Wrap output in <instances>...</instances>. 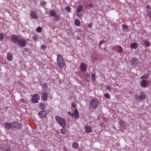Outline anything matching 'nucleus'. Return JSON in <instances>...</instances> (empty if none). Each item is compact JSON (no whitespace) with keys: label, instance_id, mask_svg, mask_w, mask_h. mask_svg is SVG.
I'll use <instances>...</instances> for the list:
<instances>
[{"label":"nucleus","instance_id":"f257e3e1","mask_svg":"<svg viewBox=\"0 0 151 151\" xmlns=\"http://www.w3.org/2000/svg\"><path fill=\"white\" fill-rule=\"evenodd\" d=\"M5 127L7 129H11L12 131H15L20 129L22 128V125L18 122H13L10 123L6 122Z\"/></svg>","mask_w":151,"mask_h":151},{"label":"nucleus","instance_id":"f03ea898","mask_svg":"<svg viewBox=\"0 0 151 151\" xmlns=\"http://www.w3.org/2000/svg\"><path fill=\"white\" fill-rule=\"evenodd\" d=\"M55 119L58 124L63 128L65 127L66 125V120L59 116L55 117Z\"/></svg>","mask_w":151,"mask_h":151},{"label":"nucleus","instance_id":"7ed1b4c3","mask_svg":"<svg viewBox=\"0 0 151 151\" xmlns=\"http://www.w3.org/2000/svg\"><path fill=\"white\" fill-rule=\"evenodd\" d=\"M99 103V101L96 99L91 100L89 104L90 109H96Z\"/></svg>","mask_w":151,"mask_h":151},{"label":"nucleus","instance_id":"20e7f679","mask_svg":"<svg viewBox=\"0 0 151 151\" xmlns=\"http://www.w3.org/2000/svg\"><path fill=\"white\" fill-rule=\"evenodd\" d=\"M57 63L58 66L60 68L63 67L64 65L65 62L62 56L59 54L57 55Z\"/></svg>","mask_w":151,"mask_h":151},{"label":"nucleus","instance_id":"39448f33","mask_svg":"<svg viewBox=\"0 0 151 151\" xmlns=\"http://www.w3.org/2000/svg\"><path fill=\"white\" fill-rule=\"evenodd\" d=\"M68 114L71 116L72 118H75V119H78L79 117V114L77 109H75L74 113H71L70 111L68 112Z\"/></svg>","mask_w":151,"mask_h":151},{"label":"nucleus","instance_id":"423d86ee","mask_svg":"<svg viewBox=\"0 0 151 151\" xmlns=\"http://www.w3.org/2000/svg\"><path fill=\"white\" fill-rule=\"evenodd\" d=\"M40 99V96L38 94L35 93L33 95L31 101L33 103H38V100Z\"/></svg>","mask_w":151,"mask_h":151},{"label":"nucleus","instance_id":"0eeeda50","mask_svg":"<svg viewBox=\"0 0 151 151\" xmlns=\"http://www.w3.org/2000/svg\"><path fill=\"white\" fill-rule=\"evenodd\" d=\"M146 98V96L144 93H141L139 95H136L135 97V98L136 99V100H144Z\"/></svg>","mask_w":151,"mask_h":151},{"label":"nucleus","instance_id":"6e6552de","mask_svg":"<svg viewBox=\"0 0 151 151\" xmlns=\"http://www.w3.org/2000/svg\"><path fill=\"white\" fill-rule=\"evenodd\" d=\"M17 43L19 46L24 47L26 45V41L23 39L20 38L17 42Z\"/></svg>","mask_w":151,"mask_h":151},{"label":"nucleus","instance_id":"1a4fd4ad","mask_svg":"<svg viewBox=\"0 0 151 151\" xmlns=\"http://www.w3.org/2000/svg\"><path fill=\"white\" fill-rule=\"evenodd\" d=\"M47 114V112L44 111H40L38 113L39 116L41 118H44Z\"/></svg>","mask_w":151,"mask_h":151},{"label":"nucleus","instance_id":"9d476101","mask_svg":"<svg viewBox=\"0 0 151 151\" xmlns=\"http://www.w3.org/2000/svg\"><path fill=\"white\" fill-rule=\"evenodd\" d=\"M131 62L132 65L135 66H136L139 63L138 59L134 58H132Z\"/></svg>","mask_w":151,"mask_h":151},{"label":"nucleus","instance_id":"9b49d317","mask_svg":"<svg viewBox=\"0 0 151 151\" xmlns=\"http://www.w3.org/2000/svg\"><path fill=\"white\" fill-rule=\"evenodd\" d=\"M11 38L12 41L14 43L18 42L19 39V37L17 35H13L11 37Z\"/></svg>","mask_w":151,"mask_h":151},{"label":"nucleus","instance_id":"f8f14e48","mask_svg":"<svg viewBox=\"0 0 151 151\" xmlns=\"http://www.w3.org/2000/svg\"><path fill=\"white\" fill-rule=\"evenodd\" d=\"M30 16L31 18H32L34 19H37L38 18V16L37 14L33 11L31 12L30 14Z\"/></svg>","mask_w":151,"mask_h":151},{"label":"nucleus","instance_id":"ddd939ff","mask_svg":"<svg viewBox=\"0 0 151 151\" xmlns=\"http://www.w3.org/2000/svg\"><path fill=\"white\" fill-rule=\"evenodd\" d=\"M80 68L82 71L84 72L86 70L87 66L86 64L81 63L80 65Z\"/></svg>","mask_w":151,"mask_h":151},{"label":"nucleus","instance_id":"4468645a","mask_svg":"<svg viewBox=\"0 0 151 151\" xmlns=\"http://www.w3.org/2000/svg\"><path fill=\"white\" fill-rule=\"evenodd\" d=\"M85 129L86 132L88 133H90L92 132V130L91 127L89 126H85Z\"/></svg>","mask_w":151,"mask_h":151},{"label":"nucleus","instance_id":"2eb2a0df","mask_svg":"<svg viewBox=\"0 0 151 151\" xmlns=\"http://www.w3.org/2000/svg\"><path fill=\"white\" fill-rule=\"evenodd\" d=\"M48 94L47 93L44 92L43 93L42 98L43 100L45 101L47 99Z\"/></svg>","mask_w":151,"mask_h":151},{"label":"nucleus","instance_id":"dca6fc26","mask_svg":"<svg viewBox=\"0 0 151 151\" xmlns=\"http://www.w3.org/2000/svg\"><path fill=\"white\" fill-rule=\"evenodd\" d=\"M7 59L9 61H11L13 59V56L12 53H8L7 56Z\"/></svg>","mask_w":151,"mask_h":151},{"label":"nucleus","instance_id":"f3484780","mask_svg":"<svg viewBox=\"0 0 151 151\" xmlns=\"http://www.w3.org/2000/svg\"><path fill=\"white\" fill-rule=\"evenodd\" d=\"M120 127H125L124 122L123 120H121L119 122Z\"/></svg>","mask_w":151,"mask_h":151},{"label":"nucleus","instance_id":"a211bd4d","mask_svg":"<svg viewBox=\"0 0 151 151\" xmlns=\"http://www.w3.org/2000/svg\"><path fill=\"white\" fill-rule=\"evenodd\" d=\"M72 145L74 149H76L78 147V144L76 142H73L72 143Z\"/></svg>","mask_w":151,"mask_h":151},{"label":"nucleus","instance_id":"6ab92c4d","mask_svg":"<svg viewBox=\"0 0 151 151\" xmlns=\"http://www.w3.org/2000/svg\"><path fill=\"white\" fill-rule=\"evenodd\" d=\"M40 108L42 110H44L46 108V106L43 103H41L40 104Z\"/></svg>","mask_w":151,"mask_h":151},{"label":"nucleus","instance_id":"aec40b11","mask_svg":"<svg viewBox=\"0 0 151 151\" xmlns=\"http://www.w3.org/2000/svg\"><path fill=\"white\" fill-rule=\"evenodd\" d=\"M116 50L119 52H121L123 50V49L122 47L120 46H117L116 48Z\"/></svg>","mask_w":151,"mask_h":151},{"label":"nucleus","instance_id":"412c9836","mask_svg":"<svg viewBox=\"0 0 151 151\" xmlns=\"http://www.w3.org/2000/svg\"><path fill=\"white\" fill-rule=\"evenodd\" d=\"M132 48L133 49H136L137 48V45L136 43H133L131 45Z\"/></svg>","mask_w":151,"mask_h":151},{"label":"nucleus","instance_id":"4be33fe9","mask_svg":"<svg viewBox=\"0 0 151 151\" xmlns=\"http://www.w3.org/2000/svg\"><path fill=\"white\" fill-rule=\"evenodd\" d=\"M141 84L142 86L145 87L147 84L146 81L145 80L142 81H141Z\"/></svg>","mask_w":151,"mask_h":151},{"label":"nucleus","instance_id":"5701e85b","mask_svg":"<svg viewBox=\"0 0 151 151\" xmlns=\"http://www.w3.org/2000/svg\"><path fill=\"white\" fill-rule=\"evenodd\" d=\"M75 24L76 26H79L80 24V22L79 20L76 19L75 21Z\"/></svg>","mask_w":151,"mask_h":151},{"label":"nucleus","instance_id":"b1692460","mask_svg":"<svg viewBox=\"0 0 151 151\" xmlns=\"http://www.w3.org/2000/svg\"><path fill=\"white\" fill-rule=\"evenodd\" d=\"M149 76L147 74L141 77V79L142 80L149 79Z\"/></svg>","mask_w":151,"mask_h":151},{"label":"nucleus","instance_id":"393cba45","mask_svg":"<svg viewBox=\"0 0 151 151\" xmlns=\"http://www.w3.org/2000/svg\"><path fill=\"white\" fill-rule=\"evenodd\" d=\"M60 131V133L63 134H64L67 132V130L63 128L61 129Z\"/></svg>","mask_w":151,"mask_h":151},{"label":"nucleus","instance_id":"a878e982","mask_svg":"<svg viewBox=\"0 0 151 151\" xmlns=\"http://www.w3.org/2000/svg\"><path fill=\"white\" fill-rule=\"evenodd\" d=\"M83 6L81 5L78 6L77 8V11L78 12H81L83 9Z\"/></svg>","mask_w":151,"mask_h":151},{"label":"nucleus","instance_id":"bb28decb","mask_svg":"<svg viewBox=\"0 0 151 151\" xmlns=\"http://www.w3.org/2000/svg\"><path fill=\"white\" fill-rule=\"evenodd\" d=\"M50 14L52 16H54L56 14L54 10H52L50 12Z\"/></svg>","mask_w":151,"mask_h":151},{"label":"nucleus","instance_id":"cd10ccee","mask_svg":"<svg viewBox=\"0 0 151 151\" xmlns=\"http://www.w3.org/2000/svg\"><path fill=\"white\" fill-rule=\"evenodd\" d=\"M4 38V34L2 33L0 34V40L2 41Z\"/></svg>","mask_w":151,"mask_h":151},{"label":"nucleus","instance_id":"c85d7f7f","mask_svg":"<svg viewBox=\"0 0 151 151\" xmlns=\"http://www.w3.org/2000/svg\"><path fill=\"white\" fill-rule=\"evenodd\" d=\"M36 30L37 32H40L42 31V29L41 27H39L37 28Z\"/></svg>","mask_w":151,"mask_h":151},{"label":"nucleus","instance_id":"c756f323","mask_svg":"<svg viewBox=\"0 0 151 151\" xmlns=\"http://www.w3.org/2000/svg\"><path fill=\"white\" fill-rule=\"evenodd\" d=\"M144 43L145 45L147 47H148L150 45V43L147 41H144Z\"/></svg>","mask_w":151,"mask_h":151},{"label":"nucleus","instance_id":"7c9ffc66","mask_svg":"<svg viewBox=\"0 0 151 151\" xmlns=\"http://www.w3.org/2000/svg\"><path fill=\"white\" fill-rule=\"evenodd\" d=\"M104 96L107 98L110 99V96L109 94L108 93H105L104 94Z\"/></svg>","mask_w":151,"mask_h":151},{"label":"nucleus","instance_id":"2f4dec72","mask_svg":"<svg viewBox=\"0 0 151 151\" xmlns=\"http://www.w3.org/2000/svg\"><path fill=\"white\" fill-rule=\"evenodd\" d=\"M122 27L123 29H127L128 28V26L127 25L123 24L122 25Z\"/></svg>","mask_w":151,"mask_h":151},{"label":"nucleus","instance_id":"473e14b6","mask_svg":"<svg viewBox=\"0 0 151 151\" xmlns=\"http://www.w3.org/2000/svg\"><path fill=\"white\" fill-rule=\"evenodd\" d=\"M92 80L93 81H94L96 80L95 75V73L92 75Z\"/></svg>","mask_w":151,"mask_h":151},{"label":"nucleus","instance_id":"72a5a7b5","mask_svg":"<svg viewBox=\"0 0 151 151\" xmlns=\"http://www.w3.org/2000/svg\"><path fill=\"white\" fill-rule=\"evenodd\" d=\"M55 19L56 21L60 19V17L59 15L55 14Z\"/></svg>","mask_w":151,"mask_h":151},{"label":"nucleus","instance_id":"f704fd0d","mask_svg":"<svg viewBox=\"0 0 151 151\" xmlns=\"http://www.w3.org/2000/svg\"><path fill=\"white\" fill-rule=\"evenodd\" d=\"M76 14L77 16L79 17H81V15L80 13V12H76Z\"/></svg>","mask_w":151,"mask_h":151},{"label":"nucleus","instance_id":"c9c22d12","mask_svg":"<svg viewBox=\"0 0 151 151\" xmlns=\"http://www.w3.org/2000/svg\"><path fill=\"white\" fill-rule=\"evenodd\" d=\"M105 43V41L104 40H102L100 42V44H99V46L100 47L101 45L102 44H104V43Z\"/></svg>","mask_w":151,"mask_h":151},{"label":"nucleus","instance_id":"e433bc0d","mask_svg":"<svg viewBox=\"0 0 151 151\" xmlns=\"http://www.w3.org/2000/svg\"><path fill=\"white\" fill-rule=\"evenodd\" d=\"M86 77L88 78H90V75L88 73H86Z\"/></svg>","mask_w":151,"mask_h":151},{"label":"nucleus","instance_id":"4c0bfd02","mask_svg":"<svg viewBox=\"0 0 151 151\" xmlns=\"http://www.w3.org/2000/svg\"><path fill=\"white\" fill-rule=\"evenodd\" d=\"M21 101L23 103H26V101L25 99H21Z\"/></svg>","mask_w":151,"mask_h":151},{"label":"nucleus","instance_id":"58836bf2","mask_svg":"<svg viewBox=\"0 0 151 151\" xmlns=\"http://www.w3.org/2000/svg\"><path fill=\"white\" fill-rule=\"evenodd\" d=\"M71 106L72 107L74 108H76V105L74 103H72Z\"/></svg>","mask_w":151,"mask_h":151},{"label":"nucleus","instance_id":"ea45409f","mask_svg":"<svg viewBox=\"0 0 151 151\" xmlns=\"http://www.w3.org/2000/svg\"><path fill=\"white\" fill-rule=\"evenodd\" d=\"M70 9L69 7H67L66 8V10L68 12H70Z\"/></svg>","mask_w":151,"mask_h":151},{"label":"nucleus","instance_id":"a19ab883","mask_svg":"<svg viewBox=\"0 0 151 151\" xmlns=\"http://www.w3.org/2000/svg\"><path fill=\"white\" fill-rule=\"evenodd\" d=\"M93 25V24L91 23H90L88 24V27L90 28H91L92 26Z\"/></svg>","mask_w":151,"mask_h":151},{"label":"nucleus","instance_id":"79ce46f5","mask_svg":"<svg viewBox=\"0 0 151 151\" xmlns=\"http://www.w3.org/2000/svg\"><path fill=\"white\" fill-rule=\"evenodd\" d=\"M106 88H107V90H109L110 89V88H111V87L109 86H108L106 87Z\"/></svg>","mask_w":151,"mask_h":151},{"label":"nucleus","instance_id":"37998d69","mask_svg":"<svg viewBox=\"0 0 151 151\" xmlns=\"http://www.w3.org/2000/svg\"><path fill=\"white\" fill-rule=\"evenodd\" d=\"M148 15H150L151 19V11H150L149 13H148Z\"/></svg>","mask_w":151,"mask_h":151},{"label":"nucleus","instance_id":"c03bdc74","mask_svg":"<svg viewBox=\"0 0 151 151\" xmlns=\"http://www.w3.org/2000/svg\"><path fill=\"white\" fill-rule=\"evenodd\" d=\"M10 151V149H9V147H8L7 148L6 151Z\"/></svg>","mask_w":151,"mask_h":151},{"label":"nucleus","instance_id":"a18cd8bd","mask_svg":"<svg viewBox=\"0 0 151 151\" xmlns=\"http://www.w3.org/2000/svg\"><path fill=\"white\" fill-rule=\"evenodd\" d=\"M147 8L148 9H150V6L149 5H148L147 6Z\"/></svg>","mask_w":151,"mask_h":151},{"label":"nucleus","instance_id":"49530a36","mask_svg":"<svg viewBox=\"0 0 151 151\" xmlns=\"http://www.w3.org/2000/svg\"><path fill=\"white\" fill-rule=\"evenodd\" d=\"M89 6L90 7H93V5H92V4H89Z\"/></svg>","mask_w":151,"mask_h":151},{"label":"nucleus","instance_id":"de8ad7c7","mask_svg":"<svg viewBox=\"0 0 151 151\" xmlns=\"http://www.w3.org/2000/svg\"><path fill=\"white\" fill-rule=\"evenodd\" d=\"M120 131H122L123 130L122 129V128L120 130Z\"/></svg>","mask_w":151,"mask_h":151},{"label":"nucleus","instance_id":"09e8293b","mask_svg":"<svg viewBox=\"0 0 151 151\" xmlns=\"http://www.w3.org/2000/svg\"><path fill=\"white\" fill-rule=\"evenodd\" d=\"M42 48H44V46H42Z\"/></svg>","mask_w":151,"mask_h":151},{"label":"nucleus","instance_id":"8fccbe9b","mask_svg":"<svg viewBox=\"0 0 151 151\" xmlns=\"http://www.w3.org/2000/svg\"><path fill=\"white\" fill-rule=\"evenodd\" d=\"M41 151H44V150H42Z\"/></svg>","mask_w":151,"mask_h":151}]
</instances>
